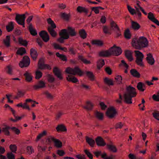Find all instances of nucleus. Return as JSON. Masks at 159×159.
I'll return each instance as SVG.
<instances>
[{"label":"nucleus","instance_id":"1","mask_svg":"<svg viewBox=\"0 0 159 159\" xmlns=\"http://www.w3.org/2000/svg\"><path fill=\"white\" fill-rule=\"evenodd\" d=\"M132 43L133 46L136 49H140L147 47L148 45V41L146 38L141 36L138 39H133Z\"/></svg>","mask_w":159,"mask_h":159},{"label":"nucleus","instance_id":"2","mask_svg":"<svg viewBox=\"0 0 159 159\" xmlns=\"http://www.w3.org/2000/svg\"><path fill=\"white\" fill-rule=\"evenodd\" d=\"M136 93L135 89L132 87L129 86L127 87L126 89V92L123 96L124 101L127 104L132 103V98L135 97Z\"/></svg>","mask_w":159,"mask_h":159},{"label":"nucleus","instance_id":"3","mask_svg":"<svg viewBox=\"0 0 159 159\" xmlns=\"http://www.w3.org/2000/svg\"><path fill=\"white\" fill-rule=\"evenodd\" d=\"M122 51L121 48L119 47H117L114 45L111 47L109 51H102L99 53L101 56L107 57L111 54L116 56L119 55L121 54Z\"/></svg>","mask_w":159,"mask_h":159},{"label":"nucleus","instance_id":"4","mask_svg":"<svg viewBox=\"0 0 159 159\" xmlns=\"http://www.w3.org/2000/svg\"><path fill=\"white\" fill-rule=\"evenodd\" d=\"M65 72L68 74L73 75H77L80 76H82L84 74V72L78 67H75L74 68L68 67L66 69Z\"/></svg>","mask_w":159,"mask_h":159},{"label":"nucleus","instance_id":"5","mask_svg":"<svg viewBox=\"0 0 159 159\" xmlns=\"http://www.w3.org/2000/svg\"><path fill=\"white\" fill-rule=\"evenodd\" d=\"M59 35L60 37L58 39L57 41L61 43L64 42L65 39H67L69 37V34L66 29L61 30L59 33Z\"/></svg>","mask_w":159,"mask_h":159},{"label":"nucleus","instance_id":"6","mask_svg":"<svg viewBox=\"0 0 159 159\" xmlns=\"http://www.w3.org/2000/svg\"><path fill=\"white\" fill-rule=\"evenodd\" d=\"M134 52L136 57V63L140 66H143V60L144 57L143 54L141 52L139 51L135 50Z\"/></svg>","mask_w":159,"mask_h":159},{"label":"nucleus","instance_id":"7","mask_svg":"<svg viewBox=\"0 0 159 159\" xmlns=\"http://www.w3.org/2000/svg\"><path fill=\"white\" fill-rule=\"evenodd\" d=\"M25 14L21 15L16 14L15 17V20L18 24L22 25L23 27H25Z\"/></svg>","mask_w":159,"mask_h":159},{"label":"nucleus","instance_id":"8","mask_svg":"<svg viewBox=\"0 0 159 159\" xmlns=\"http://www.w3.org/2000/svg\"><path fill=\"white\" fill-rule=\"evenodd\" d=\"M30 58L28 56H25L23 57L22 61L20 62L19 65L21 68L27 67L30 65Z\"/></svg>","mask_w":159,"mask_h":159},{"label":"nucleus","instance_id":"9","mask_svg":"<svg viewBox=\"0 0 159 159\" xmlns=\"http://www.w3.org/2000/svg\"><path fill=\"white\" fill-rule=\"evenodd\" d=\"M48 140L50 143L53 142L54 143L55 146L58 148H60L62 146L61 142L58 139H55L54 137L52 136H50L48 138Z\"/></svg>","mask_w":159,"mask_h":159},{"label":"nucleus","instance_id":"10","mask_svg":"<svg viewBox=\"0 0 159 159\" xmlns=\"http://www.w3.org/2000/svg\"><path fill=\"white\" fill-rule=\"evenodd\" d=\"M127 8L129 11L132 15L137 14L139 18L141 17L142 14L139 8L135 7L136 10L129 5L127 6Z\"/></svg>","mask_w":159,"mask_h":159},{"label":"nucleus","instance_id":"11","mask_svg":"<svg viewBox=\"0 0 159 159\" xmlns=\"http://www.w3.org/2000/svg\"><path fill=\"white\" fill-rule=\"evenodd\" d=\"M93 153L97 157H98L99 156H101L102 157L103 159H113V156L112 155H111L110 156L108 157L107 154L105 152L102 154V152L101 151H98L96 152H94Z\"/></svg>","mask_w":159,"mask_h":159},{"label":"nucleus","instance_id":"12","mask_svg":"<svg viewBox=\"0 0 159 159\" xmlns=\"http://www.w3.org/2000/svg\"><path fill=\"white\" fill-rule=\"evenodd\" d=\"M38 67L39 69L41 70L45 69L50 70L51 69V66L49 65L45 64L43 61L41 59H40L39 61Z\"/></svg>","mask_w":159,"mask_h":159},{"label":"nucleus","instance_id":"13","mask_svg":"<svg viewBox=\"0 0 159 159\" xmlns=\"http://www.w3.org/2000/svg\"><path fill=\"white\" fill-rule=\"evenodd\" d=\"M39 34L44 42H47L49 41V36L46 31L42 30L39 33Z\"/></svg>","mask_w":159,"mask_h":159},{"label":"nucleus","instance_id":"14","mask_svg":"<svg viewBox=\"0 0 159 159\" xmlns=\"http://www.w3.org/2000/svg\"><path fill=\"white\" fill-rule=\"evenodd\" d=\"M111 29L116 32L117 37H119L121 35L119 27L113 21H112L111 23Z\"/></svg>","mask_w":159,"mask_h":159},{"label":"nucleus","instance_id":"15","mask_svg":"<svg viewBox=\"0 0 159 159\" xmlns=\"http://www.w3.org/2000/svg\"><path fill=\"white\" fill-rule=\"evenodd\" d=\"M116 113V111L113 107H111L110 109H108L106 112L107 115L110 118L114 117L115 116Z\"/></svg>","mask_w":159,"mask_h":159},{"label":"nucleus","instance_id":"16","mask_svg":"<svg viewBox=\"0 0 159 159\" xmlns=\"http://www.w3.org/2000/svg\"><path fill=\"white\" fill-rule=\"evenodd\" d=\"M146 60L148 63L151 65H153L155 63V60L152 55L151 53L148 54Z\"/></svg>","mask_w":159,"mask_h":159},{"label":"nucleus","instance_id":"17","mask_svg":"<svg viewBox=\"0 0 159 159\" xmlns=\"http://www.w3.org/2000/svg\"><path fill=\"white\" fill-rule=\"evenodd\" d=\"M98 146H104L106 145L103 139L101 137H98L95 140Z\"/></svg>","mask_w":159,"mask_h":159},{"label":"nucleus","instance_id":"18","mask_svg":"<svg viewBox=\"0 0 159 159\" xmlns=\"http://www.w3.org/2000/svg\"><path fill=\"white\" fill-rule=\"evenodd\" d=\"M53 72L55 75L60 80L63 79V77L62 76L61 74L60 70L56 67H55L53 69Z\"/></svg>","mask_w":159,"mask_h":159},{"label":"nucleus","instance_id":"19","mask_svg":"<svg viewBox=\"0 0 159 159\" xmlns=\"http://www.w3.org/2000/svg\"><path fill=\"white\" fill-rule=\"evenodd\" d=\"M45 83L42 80H40L39 81L38 84L34 85V88L35 89L43 88L45 87Z\"/></svg>","mask_w":159,"mask_h":159},{"label":"nucleus","instance_id":"20","mask_svg":"<svg viewBox=\"0 0 159 159\" xmlns=\"http://www.w3.org/2000/svg\"><path fill=\"white\" fill-rule=\"evenodd\" d=\"M30 53L33 60H35L38 56L37 51L33 48H32L30 50Z\"/></svg>","mask_w":159,"mask_h":159},{"label":"nucleus","instance_id":"21","mask_svg":"<svg viewBox=\"0 0 159 159\" xmlns=\"http://www.w3.org/2000/svg\"><path fill=\"white\" fill-rule=\"evenodd\" d=\"M14 23L12 22H10L9 23L8 25L6 26V30L8 32L12 31L14 29Z\"/></svg>","mask_w":159,"mask_h":159},{"label":"nucleus","instance_id":"22","mask_svg":"<svg viewBox=\"0 0 159 159\" xmlns=\"http://www.w3.org/2000/svg\"><path fill=\"white\" fill-rule=\"evenodd\" d=\"M28 29L31 34L32 35L35 36L37 34V33L36 30L33 28L31 24H30L29 26Z\"/></svg>","mask_w":159,"mask_h":159},{"label":"nucleus","instance_id":"23","mask_svg":"<svg viewBox=\"0 0 159 159\" xmlns=\"http://www.w3.org/2000/svg\"><path fill=\"white\" fill-rule=\"evenodd\" d=\"M10 36L9 35L6 36V39L3 40V42L5 45L7 47L10 46Z\"/></svg>","mask_w":159,"mask_h":159},{"label":"nucleus","instance_id":"24","mask_svg":"<svg viewBox=\"0 0 159 159\" xmlns=\"http://www.w3.org/2000/svg\"><path fill=\"white\" fill-rule=\"evenodd\" d=\"M130 73L133 76L137 78H139L140 77V74L135 69H132L130 71Z\"/></svg>","mask_w":159,"mask_h":159},{"label":"nucleus","instance_id":"25","mask_svg":"<svg viewBox=\"0 0 159 159\" xmlns=\"http://www.w3.org/2000/svg\"><path fill=\"white\" fill-rule=\"evenodd\" d=\"M77 10L80 13L84 12L86 14H87L88 12V10L87 8L81 6H78L77 8Z\"/></svg>","mask_w":159,"mask_h":159},{"label":"nucleus","instance_id":"26","mask_svg":"<svg viewBox=\"0 0 159 159\" xmlns=\"http://www.w3.org/2000/svg\"><path fill=\"white\" fill-rule=\"evenodd\" d=\"M125 55L126 57L129 61H131L133 60V57L132 56L131 52L129 51H127L125 52Z\"/></svg>","mask_w":159,"mask_h":159},{"label":"nucleus","instance_id":"27","mask_svg":"<svg viewBox=\"0 0 159 159\" xmlns=\"http://www.w3.org/2000/svg\"><path fill=\"white\" fill-rule=\"evenodd\" d=\"M131 26L132 28L135 30H139L140 27V25L137 22L134 21H132Z\"/></svg>","mask_w":159,"mask_h":159},{"label":"nucleus","instance_id":"28","mask_svg":"<svg viewBox=\"0 0 159 159\" xmlns=\"http://www.w3.org/2000/svg\"><path fill=\"white\" fill-rule=\"evenodd\" d=\"M86 140L87 142L91 147H93L95 142L93 139L89 138L87 136L86 137Z\"/></svg>","mask_w":159,"mask_h":159},{"label":"nucleus","instance_id":"29","mask_svg":"<svg viewBox=\"0 0 159 159\" xmlns=\"http://www.w3.org/2000/svg\"><path fill=\"white\" fill-rule=\"evenodd\" d=\"M145 85L142 83L139 82L137 85V88L140 91L143 92L145 90Z\"/></svg>","mask_w":159,"mask_h":159},{"label":"nucleus","instance_id":"30","mask_svg":"<svg viewBox=\"0 0 159 159\" xmlns=\"http://www.w3.org/2000/svg\"><path fill=\"white\" fill-rule=\"evenodd\" d=\"M26 80L28 82H30L32 80V76L30 73L26 71L24 74Z\"/></svg>","mask_w":159,"mask_h":159},{"label":"nucleus","instance_id":"31","mask_svg":"<svg viewBox=\"0 0 159 159\" xmlns=\"http://www.w3.org/2000/svg\"><path fill=\"white\" fill-rule=\"evenodd\" d=\"M67 80L68 81H71L74 83H76L78 81V80L76 77L70 75H68V77H67Z\"/></svg>","mask_w":159,"mask_h":159},{"label":"nucleus","instance_id":"32","mask_svg":"<svg viewBox=\"0 0 159 159\" xmlns=\"http://www.w3.org/2000/svg\"><path fill=\"white\" fill-rule=\"evenodd\" d=\"M79 59L84 64H90L91 62L87 60L83 56L80 55L78 57Z\"/></svg>","mask_w":159,"mask_h":159},{"label":"nucleus","instance_id":"33","mask_svg":"<svg viewBox=\"0 0 159 159\" xmlns=\"http://www.w3.org/2000/svg\"><path fill=\"white\" fill-rule=\"evenodd\" d=\"M95 115L96 117L99 120H103L104 116L102 113L96 111L95 112Z\"/></svg>","mask_w":159,"mask_h":159},{"label":"nucleus","instance_id":"34","mask_svg":"<svg viewBox=\"0 0 159 159\" xmlns=\"http://www.w3.org/2000/svg\"><path fill=\"white\" fill-rule=\"evenodd\" d=\"M18 42L19 43L25 47H26L27 45L28 42L25 40L23 39L21 37L19 38Z\"/></svg>","mask_w":159,"mask_h":159},{"label":"nucleus","instance_id":"35","mask_svg":"<svg viewBox=\"0 0 159 159\" xmlns=\"http://www.w3.org/2000/svg\"><path fill=\"white\" fill-rule=\"evenodd\" d=\"M79 34L81 38L85 39L87 36V34L84 29H81L79 31Z\"/></svg>","mask_w":159,"mask_h":159},{"label":"nucleus","instance_id":"36","mask_svg":"<svg viewBox=\"0 0 159 159\" xmlns=\"http://www.w3.org/2000/svg\"><path fill=\"white\" fill-rule=\"evenodd\" d=\"M11 127L9 126H6L2 129V131L4 132L5 134L7 135H10V132L9 130L11 129Z\"/></svg>","mask_w":159,"mask_h":159},{"label":"nucleus","instance_id":"37","mask_svg":"<svg viewBox=\"0 0 159 159\" xmlns=\"http://www.w3.org/2000/svg\"><path fill=\"white\" fill-rule=\"evenodd\" d=\"M68 30L70 35L71 36H74L76 35V33L75 31V30L70 27H68Z\"/></svg>","mask_w":159,"mask_h":159},{"label":"nucleus","instance_id":"38","mask_svg":"<svg viewBox=\"0 0 159 159\" xmlns=\"http://www.w3.org/2000/svg\"><path fill=\"white\" fill-rule=\"evenodd\" d=\"M105 62L103 59H100L97 62V66L98 69H100L104 65Z\"/></svg>","mask_w":159,"mask_h":159},{"label":"nucleus","instance_id":"39","mask_svg":"<svg viewBox=\"0 0 159 159\" xmlns=\"http://www.w3.org/2000/svg\"><path fill=\"white\" fill-rule=\"evenodd\" d=\"M47 21L48 23L51 25V27H51L53 29L56 27V25L54 21H52L50 18L48 19Z\"/></svg>","mask_w":159,"mask_h":159},{"label":"nucleus","instance_id":"40","mask_svg":"<svg viewBox=\"0 0 159 159\" xmlns=\"http://www.w3.org/2000/svg\"><path fill=\"white\" fill-rule=\"evenodd\" d=\"M13 67L11 65H8L7 66L6 71L7 73L10 75L13 74Z\"/></svg>","mask_w":159,"mask_h":159},{"label":"nucleus","instance_id":"41","mask_svg":"<svg viewBox=\"0 0 159 159\" xmlns=\"http://www.w3.org/2000/svg\"><path fill=\"white\" fill-rule=\"evenodd\" d=\"M48 30L52 36L53 37H55L56 36L57 34L54 29L51 27H48Z\"/></svg>","mask_w":159,"mask_h":159},{"label":"nucleus","instance_id":"42","mask_svg":"<svg viewBox=\"0 0 159 159\" xmlns=\"http://www.w3.org/2000/svg\"><path fill=\"white\" fill-rule=\"evenodd\" d=\"M108 148L111 151L114 152H116L117 151L116 147L113 145L107 144V145Z\"/></svg>","mask_w":159,"mask_h":159},{"label":"nucleus","instance_id":"43","mask_svg":"<svg viewBox=\"0 0 159 159\" xmlns=\"http://www.w3.org/2000/svg\"><path fill=\"white\" fill-rule=\"evenodd\" d=\"M91 43L93 45H95L98 46H101L103 44V43L101 41L97 40H92Z\"/></svg>","mask_w":159,"mask_h":159},{"label":"nucleus","instance_id":"44","mask_svg":"<svg viewBox=\"0 0 159 159\" xmlns=\"http://www.w3.org/2000/svg\"><path fill=\"white\" fill-rule=\"evenodd\" d=\"M56 55L57 57H58L64 61H67L66 57V56L64 55L60 54L58 52H57L56 53Z\"/></svg>","mask_w":159,"mask_h":159},{"label":"nucleus","instance_id":"45","mask_svg":"<svg viewBox=\"0 0 159 159\" xmlns=\"http://www.w3.org/2000/svg\"><path fill=\"white\" fill-rule=\"evenodd\" d=\"M93 107V105L91 102H87L86 106L84 107V108L87 110H91Z\"/></svg>","mask_w":159,"mask_h":159},{"label":"nucleus","instance_id":"46","mask_svg":"<svg viewBox=\"0 0 159 159\" xmlns=\"http://www.w3.org/2000/svg\"><path fill=\"white\" fill-rule=\"evenodd\" d=\"M56 129L58 131H65L66 130V127L63 125H59L56 127Z\"/></svg>","mask_w":159,"mask_h":159},{"label":"nucleus","instance_id":"47","mask_svg":"<svg viewBox=\"0 0 159 159\" xmlns=\"http://www.w3.org/2000/svg\"><path fill=\"white\" fill-rule=\"evenodd\" d=\"M26 50L25 48H21L17 52V53L20 55H23L26 53Z\"/></svg>","mask_w":159,"mask_h":159},{"label":"nucleus","instance_id":"48","mask_svg":"<svg viewBox=\"0 0 159 159\" xmlns=\"http://www.w3.org/2000/svg\"><path fill=\"white\" fill-rule=\"evenodd\" d=\"M42 76V73L39 70H37L35 72V78L36 79H40Z\"/></svg>","mask_w":159,"mask_h":159},{"label":"nucleus","instance_id":"49","mask_svg":"<svg viewBox=\"0 0 159 159\" xmlns=\"http://www.w3.org/2000/svg\"><path fill=\"white\" fill-rule=\"evenodd\" d=\"M124 35L125 38L129 39H130L131 37V35L130 33L129 30H126L124 33Z\"/></svg>","mask_w":159,"mask_h":159},{"label":"nucleus","instance_id":"50","mask_svg":"<svg viewBox=\"0 0 159 159\" xmlns=\"http://www.w3.org/2000/svg\"><path fill=\"white\" fill-rule=\"evenodd\" d=\"M104 82L108 85H113V81L107 78H106L104 79Z\"/></svg>","mask_w":159,"mask_h":159},{"label":"nucleus","instance_id":"51","mask_svg":"<svg viewBox=\"0 0 159 159\" xmlns=\"http://www.w3.org/2000/svg\"><path fill=\"white\" fill-rule=\"evenodd\" d=\"M26 150L28 153L30 155L34 152V150L32 146H28L27 147Z\"/></svg>","mask_w":159,"mask_h":159},{"label":"nucleus","instance_id":"52","mask_svg":"<svg viewBox=\"0 0 159 159\" xmlns=\"http://www.w3.org/2000/svg\"><path fill=\"white\" fill-rule=\"evenodd\" d=\"M9 148L12 152L14 153L16 152L17 150V147L16 145L15 144H11L10 145Z\"/></svg>","mask_w":159,"mask_h":159},{"label":"nucleus","instance_id":"53","mask_svg":"<svg viewBox=\"0 0 159 159\" xmlns=\"http://www.w3.org/2000/svg\"><path fill=\"white\" fill-rule=\"evenodd\" d=\"M153 117L159 121V111H155L153 112Z\"/></svg>","mask_w":159,"mask_h":159},{"label":"nucleus","instance_id":"54","mask_svg":"<svg viewBox=\"0 0 159 159\" xmlns=\"http://www.w3.org/2000/svg\"><path fill=\"white\" fill-rule=\"evenodd\" d=\"M61 16L62 18L66 20H68L70 17V16L68 14L65 13H62Z\"/></svg>","mask_w":159,"mask_h":159},{"label":"nucleus","instance_id":"55","mask_svg":"<svg viewBox=\"0 0 159 159\" xmlns=\"http://www.w3.org/2000/svg\"><path fill=\"white\" fill-rule=\"evenodd\" d=\"M86 75L91 80H94V75L92 72L90 71H87Z\"/></svg>","mask_w":159,"mask_h":159},{"label":"nucleus","instance_id":"56","mask_svg":"<svg viewBox=\"0 0 159 159\" xmlns=\"http://www.w3.org/2000/svg\"><path fill=\"white\" fill-rule=\"evenodd\" d=\"M115 79L117 80L119 84H120L122 83V78L121 75H117L115 78Z\"/></svg>","mask_w":159,"mask_h":159},{"label":"nucleus","instance_id":"57","mask_svg":"<svg viewBox=\"0 0 159 159\" xmlns=\"http://www.w3.org/2000/svg\"><path fill=\"white\" fill-rule=\"evenodd\" d=\"M7 157L8 159H15V155L12 152L8 153Z\"/></svg>","mask_w":159,"mask_h":159},{"label":"nucleus","instance_id":"58","mask_svg":"<svg viewBox=\"0 0 159 159\" xmlns=\"http://www.w3.org/2000/svg\"><path fill=\"white\" fill-rule=\"evenodd\" d=\"M153 99L155 101L159 102V92L157 93V95L153 94L152 97Z\"/></svg>","mask_w":159,"mask_h":159},{"label":"nucleus","instance_id":"59","mask_svg":"<svg viewBox=\"0 0 159 159\" xmlns=\"http://www.w3.org/2000/svg\"><path fill=\"white\" fill-rule=\"evenodd\" d=\"M84 152L87 156L90 159L93 158V156L92 154L88 150H85Z\"/></svg>","mask_w":159,"mask_h":159},{"label":"nucleus","instance_id":"60","mask_svg":"<svg viewBox=\"0 0 159 159\" xmlns=\"http://www.w3.org/2000/svg\"><path fill=\"white\" fill-rule=\"evenodd\" d=\"M14 114V115H13L14 116V117H15V119H13V118H11V121H13V122H16L17 121L20 120L21 119V118H22L21 117H18V116H16V115L15 112Z\"/></svg>","mask_w":159,"mask_h":159},{"label":"nucleus","instance_id":"61","mask_svg":"<svg viewBox=\"0 0 159 159\" xmlns=\"http://www.w3.org/2000/svg\"><path fill=\"white\" fill-rule=\"evenodd\" d=\"M11 129L14 131L16 134H19L20 133V130L16 127H12L11 128Z\"/></svg>","mask_w":159,"mask_h":159},{"label":"nucleus","instance_id":"62","mask_svg":"<svg viewBox=\"0 0 159 159\" xmlns=\"http://www.w3.org/2000/svg\"><path fill=\"white\" fill-rule=\"evenodd\" d=\"M46 134V132L45 131H44L42 133L40 134L38 136H37V139L38 140H39L43 137V136L45 135Z\"/></svg>","mask_w":159,"mask_h":159},{"label":"nucleus","instance_id":"63","mask_svg":"<svg viewBox=\"0 0 159 159\" xmlns=\"http://www.w3.org/2000/svg\"><path fill=\"white\" fill-rule=\"evenodd\" d=\"M103 31L105 34H110V31L109 29L107 26H105L103 28Z\"/></svg>","mask_w":159,"mask_h":159},{"label":"nucleus","instance_id":"64","mask_svg":"<svg viewBox=\"0 0 159 159\" xmlns=\"http://www.w3.org/2000/svg\"><path fill=\"white\" fill-rule=\"evenodd\" d=\"M57 153L60 156H62L64 155L65 153L62 150H58L57 151Z\"/></svg>","mask_w":159,"mask_h":159}]
</instances>
